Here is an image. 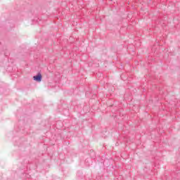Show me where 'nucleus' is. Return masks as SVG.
Segmentation results:
<instances>
[{"label": "nucleus", "instance_id": "nucleus-1", "mask_svg": "<svg viewBox=\"0 0 180 180\" xmlns=\"http://www.w3.org/2000/svg\"><path fill=\"white\" fill-rule=\"evenodd\" d=\"M33 79L37 82H41V79H43V76H41V73L38 72L37 75L33 77Z\"/></svg>", "mask_w": 180, "mask_h": 180}]
</instances>
